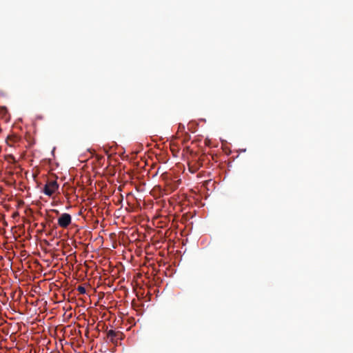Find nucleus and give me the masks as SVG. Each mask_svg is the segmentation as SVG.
Masks as SVG:
<instances>
[{
	"mask_svg": "<svg viewBox=\"0 0 353 353\" xmlns=\"http://www.w3.org/2000/svg\"><path fill=\"white\" fill-rule=\"evenodd\" d=\"M59 188V185L56 180H48L43 187V192L48 196H52L58 191Z\"/></svg>",
	"mask_w": 353,
	"mask_h": 353,
	"instance_id": "nucleus-1",
	"label": "nucleus"
},
{
	"mask_svg": "<svg viewBox=\"0 0 353 353\" xmlns=\"http://www.w3.org/2000/svg\"><path fill=\"white\" fill-rule=\"evenodd\" d=\"M58 225L63 228H66L72 222V217L68 213L62 214L58 219Z\"/></svg>",
	"mask_w": 353,
	"mask_h": 353,
	"instance_id": "nucleus-2",
	"label": "nucleus"
},
{
	"mask_svg": "<svg viewBox=\"0 0 353 353\" xmlns=\"http://www.w3.org/2000/svg\"><path fill=\"white\" fill-rule=\"evenodd\" d=\"M19 141V138L16 135H12L10 137H8L6 142L8 145L10 146H14L15 143H17Z\"/></svg>",
	"mask_w": 353,
	"mask_h": 353,
	"instance_id": "nucleus-3",
	"label": "nucleus"
},
{
	"mask_svg": "<svg viewBox=\"0 0 353 353\" xmlns=\"http://www.w3.org/2000/svg\"><path fill=\"white\" fill-rule=\"evenodd\" d=\"M8 113V110L6 107H0V116L1 117H6Z\"/></svg>",
	"mask_w": 353,
	"mask_h": 353,
	"instance_id": "nucleus-4",
	"label": "nucleus"
},
{
	"mask_svg": "<svg viewBox=\"0 0 353 353\" xmlns=\"http://www.w3.org/2000/svg\"><path fill=\"white\" fill-rule=\"evenodd\" d=\"M77 290H78V292L80 294H85V289L83 286H79L78 288H77Z\"/></svg>",
	"mask_w": 353,
	"mask_h": 353,
	"instance_id": "nucleus-5",
	"label": "nucleus"
},
{
	"mask_svg": "<svg viewBox=\"0 0 353 353\" xmlns=\"http://www.w3.org/2000/svg\"><path fill=\"white\" fill-rule=\"evenodd\" d=\"M108 335L109 336H114L115 335V332L113 330H109L108 332Z\"/></svg>",
	"mask_w": 353,
	"mask_h": 353,
	"instance_id": "nucleus-6",
	"label": "nucleus"
},
{
	"mask_svg": "<svg viewBox=\"0 0 353 353\" xmlns=\"http://www.w3.org/2000/svg\"><path fill=\"white\" fill-rule=\"evenodd\" d=\"M125 153V151H122V152H112L110 154H121V155H123V154Z\"/></svg>",
	"mask_w": 353,
	"mask_h": 353,
	"instance_id": "nucleus-7",
	"label": "nucleus"
},
{
	"mask_svg": "<svg viewBox=\"0 0 353 353\" xmlns=\"http://www.w3.org/2000/svg\"><path fill=\"white\" fill-rule=\"evenodd\" d=\"M88 150L90 153H91V154H93V153L95 152L94 150L92 151L90 149H88Z\"/></svg>",
	"mask_w": 353,
	"mask_h": 353,
	"instance_id": "nucleus-8",
	"label": "nucleus"
},
{
	"mask_svg": "<svg viewBox=\"0 0 353 353\" xmlns=\"http://www.w3.org/2000/svg\"><path fill=\"white\" fill-rule=\"evenodd\" d=\"M241 152H245V149H243V150H240Z\"/></svg>",
	"mask_w": 353,
	"mask_h": 353,
	"instance_id": "nucleus-9",
	"label": "nucleus"
},
{
	"mask_svg": "<svg viewBox=\"0 0 353 353\" xmlns=\"http://www.w3.org/2000/svg\"><path fill=\"white\" fill-rule=\"evenodd\" d=\"M54 150H55V148H53L52 151V154H54Z\"/></svg>",
	"mask_w": 353,
	"mask_h": 353,
	"instance_id": "nucleus-10",
	"label": "nucleus"
},
{
	"mask_svg": "<svg viewBox=\"0 0 353 353\" xmlns=\"http://www.w3.org/2000/svg\"><path fill=\"white\" fill-rule=\"evenodd\" d=\"M137 154V152H136V153L131 152V154Z\"/></svg>",
	"mask_w": 353,
	"mask_h": 353,
	"instance_id": "nucleus-11",
	"label": "nucleus"
}]
</instances>
